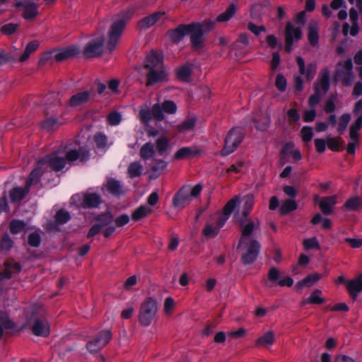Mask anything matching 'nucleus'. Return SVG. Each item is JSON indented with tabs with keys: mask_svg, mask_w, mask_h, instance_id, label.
Masks as SVG:
<instances>
[{
	"mask_svg": "<svg viewBox=\"0 0 362 362\" xmlns=\"http://www.w3.org/2000/svg\"><path fill=\"white\" fill-rule=\"evenodd\" d=\"M132 15L133 11H124L112 23L108 32V41L107 43V49L109 52H112L115 49L127 23L132 18Z\"/></svg>",
	"mask_w": 362,
	"mask_h": 362,
	"instance_id": "f257e3e1",
	"label": "nucleus"
},
{
	"mask_svg": "<svg viewBox=\"0 0 362 362\" xmlns=\"http://www.w3.org/2000/svg\"><path fill=\"white\" fill-rule=\"evenodd\" d=\"M215 22L211 21H204L202 23L192 22L191 23L190 43L193 51L202 49L204 46L205 34L209 33L214 27Z\"/></svg>",
	"mask_w": 362,
	"mask_h": 362,
	"instance_id": "f03ea898",
	"label": "nucleus"
},
{
	"mask_svg": "<svg viewBox=\"0 0 362 362\" xmlns=\"http://www.w3.org/2000/svg\"><path fill=\"white\" fill-rule=\"evenodd\" d=\"M202 185L197 184L193 187L190 185H184L174 194L172 204L175 208L183 209L191 202L192 197H197L201 194Z\"/></svg>",
	"mask_w": 362,
	"mask_h": 362,
	"instance_id": "7ed1b4c3",
	"label": "nucleus"
},
{
	"mask_svg": "<svg viewBox=\"0 0 362 362\" xmlns=\"http://www.w3.org/2000/svg\"><path fill=\"white\" fill-rule=\"evenodd\" d=\"M245 133L240 127L232 128L226 134L224 139V146L221 150L222 156H227L233 153L244 139Z\"/></svg>",
	"mask_w": 362,
	"mask_h": 362,
	"instance_id": "20e7f679",
	"label": "nucleus"
},
{
	"mask_svg": "<svg viewBox=\"0 0 362 362\" xmlns=\"http://www.w3.org/2000/svg\"><path fill=\"white\" fill-rule=\"evenodd\" d=\"M158 311L157 302L151 297L146 298L141 304L139 321L144 327L149 326Z\"/></svg>",
	"mask_w": 362,
	"mask_h": 362,
	"instance_id": "39448f33",
	"label": "nucleus"
},
{
	"mask_svg": "<svg viewBox=\"0 0 362 362\" xmlns=\"http://www.w3.org/2000/svg\"><path fill=\"white\" fill-rule=\"evenodd\" d=\"M112 337V333L110 329H102L86 343V348L90 354H97L110 342Z\"/></svg>",
	"mask_w": 362,
	"mask_h": 362,
	"instance_id": "423d86ee",
	"label": "nucleus"
},
{
	"mask_svg": "<svg viewBox=\"0 0 362 362\" xmlns=\"http://www.w3.org/2000/svg\"><path fill=\"white\" fill-rule=\"evenodd\" d=\"M246 251L241 255V262L244 265L252 264L257 258L261 249L260 243L255 239L245 242Z\"/></svg>",
	"mask_w": 362,
	"mask_h": 362,
	"instance_id": "0eeeda50",
	"label": "nucleus"
},
{
	"mask_svg": "<svg viewBox=\"0 0 362 362\" xmlns=\"http://www.w3.org/2000/svg\"><path fill=\"white\" fill-rule=\"evenodd\" d=\"M104 37H98L85 46L83 54L86 58H93L100 56L103 52Z\"/></svg>",
	"mask_w": 362,
	"mask_h": 362,
	"instance_id": "6e6552de",
	"label": "nucleus"
},
{
	"mask_svg": "<svg viewBox=\"0 0 362 362\" xmlns=\"http://www.w3.org/2000/svg\"><path fill=\"white\" fill-rule=\"evenodd\" d=\"M192 27L191 23L179 24L175 28L168 30L167 35L173 44L177 45L183 40L185 36L189 34L192 31L190 30Z\"/></svg>",
	"mask_w": 362,
	"mask_h": 362,
	"instance_id": "1a4fd4ad",
	"label": "nucleus"
},
{
	"mask_svg": "<svg viewBox=\"0 0 362 362\" xmlns=\"http://www.w3.org/2000/svg\"><path fill=\"white\" fill-rule=\"evenodd\" d=\"M144 74L146 78V86L147 87L168 81V74L164 68L146 70Z\"/></svg>",
	"mask_w": 362,
	"mask_h": 362,
	"instance_id": "9d476101",
	"label": "nucleus"
},
{
	"mask_svg": "<svg viewBox=\"0 0 362 362\" xmlns=\"http://www.w3.org/2000/svg\"><path fill=\"white\" fill-rule=\"evenodd\" d=\"M238 222L241 228V236L238 241V247L243 245L245 243L247 238L252 235L255 228V223L251 218H239Z\"/></svg>",
	"mask_w": 362,
	"mask_h": 362,
	"instance_id": "9b49d317",
	"label": "nucleus"
},
{
	"mask_svg": "<svg viewBox=\"0 0 362 362\" xmlns=\"http://www.w3.org/2000/svg\"><path fill=\"white\" fill-rule=\"evenodd\" d=\"M344 70H337L336 74L341 78L342 85L345 87L351 86L354 80L353 73V63L351 59H346L343 64Z\"/></svg>",
	"mask_w": 362,
	"mask_h": 362,
	"instance_id": "f8f14e48",
	"label": "nucleus"
},
{
	"mask_svg": "<svg viewBox=\"0 0 362 362\" xmlns=\"http://www.w3.org/2000/svg\"><path fill=\"white\" fill-rule=\"evenodd\" d=\"M39 160L42 162L43 166L48 164L49 166L55 172L62 170L66 165L65 159L62 157L58 156L57 152H53L52 153L47 155Z\"/></svg>",
	"mask_w": 362,
	"mask_h": 362,
	"instance_id": "ddd939ff",
	"label": "nucleus"
},
{
	"mask_svg": "<svg viewBox=\"0 0 362 362\" xmlns=\"http://www.w3.org/2000/svg\"><path fill=\"white\" fill-rule=\"evenodd\" d=\"M90 156V151L83 146L80 147L78 149H71L66 153L65 161L74 162L80 160L82 163L87 162Z\"/></svg>",
	"mask_w": 362,
	"mask_h": 362,
	"instance_id": "4468645a",
	"label": "nucleus"
},
{
	"mask_svg": "<svg viewBox=\"0 0 362 362\" xmlns=\"http://www.w3.org/2000/svg\"><path fill=\"white\" fill-rule=\"evenodd\" d=\"M102 203L103 199L99 194L87 191L83 194L81 206L83 209H97Z\"/></svg>",
	"mask_w": 362,
	"mask_h": 362,
	"instance_id": "2eb2a0df",
	"label": "nucleus"
},
{
	"mask_svg": "<svg viewBox=\"0 0 362 362\" xmlns=\"http://www.w3.org/2000/svg\"><path fill=\"white\" fill-rule=\"evenodd\" d=\"M79 48L76 45L69 46L64 48L55 49L54 59L57 62H62L79 54Z\"/></svg>",
	"mask_w": 362,
	"mask_h": 362,
	"instance_id": "dca6fc26",
	"label": "nucleus"
},
{
	"mask_svg": "<svg viewBox=\"0 0 362 362\" xmlns=\"http://www.w3.org/2000/svg\"><path fill=\"white\" fill-rule=\"evenodd\" d=\"M91 98L90 90H83L72 95L67 100L66 104L71 107H76L87 103Z\"/></svg>",
	"mask_w": 362,
	"mask_h": 362,
	"instance_id": "f3484780",
	"label": "nucleus"
},
{
	"mask_svg": "<svg viewBox=\"0 0 362 362\" xmlns=\"http://www.w3.org/2000/svg\"><path fill=\"white\" fill-rule=\"evenodd\" d=\"M32 333L37 337H46L49 334V326L46 320L36 317L31 327Z\"/></svg>",
	"mask_w": 362,
	"mask_h": 362,
	"instance_id": "a211bd4d",
	"label": "nucleus"
},
{
	"mask_svg": "<svg viewBox=\"0 0 362 362\" xmlns=\"http://www.w3.org/2000/svg\"><path fill=\"white\" fill-rule=\"evenodd\" d=\"M42 162L38 160L34 169L30 173L25 182V187L28 189L32 185H36L39 183L42 175L44 173Z\"/></svg>",
	"mask_w": 362,
	"mask_h": 362,
	"instance_id": "6ab92c4d",
	"label": "nucleus"
},
{
	"mask_svg": "<svg viewBox=\"0 0 362 362\" xmlns=\"http://www.w3.org/2000/svg\"><path fill=\"white\" fill-rule=\"evenodd\" d=\"M158 68H164L162 59L159 57L157 52L152 50L148 54L146 55L144 62V70H151Z\"/></svg>",
	"mask_w": 362,
	"mask_h": 362,
	"instance_id": "aec40b11",
	"label": "nucleus"
},
{
	"mask_svg": "<svg viewBox=\"0 0 362 362\" xmlns=\"http://www.w3.org/2000/svg\"><path fill=\"white\" fill-rule=\"evenodd\" d=\"M296 63L298 66L300 74L305 75L307 80L310 81L314 78L317 69L315 64L310 63L305 67V61L300 56L296 57Z\"/></svg>",
	"mask_w": 362,
	"mask_h": 362,
	"instance_id": "412c9836",
	"label": "nucleus"
},
{
	"mask_svg": "<svg viewBox=\"0 0 362 362\" xmlns=\"http://www.w3.org/2000/svg\"><path fill=\"white\" fill-rule=\"evenodd\" d=\"M279 272L278 269L274 267L270 268L267 275L269 281H271L272 283L276 282L280 286L291 287L293 286V279L291 277L287 276L286 278L279 279Z\"/></svg>",
	"mask_w": 362,
	"mask_h": 362,
	"instance_id": "4be33fe9",
	"label": "nucleus"
},
{
	"mask_svg": "<svg viewBox=\"0 0 362 362\" xmlns=\"http://www.w3.org/2000/svg\"><path fill=\"white\" fill-rule=\"evenodd\" d=\"M308 40L312 47L319 43V27L316 21H311L307 28Z\"/></svg>",
	"mask_w": 362,
	"mask_h": 362,
	"instance_id": "5701e85b",
	"label": "nucleus"
},
{
	"mask_svg": "<svg viewBox=\"0 0 362 362\" xmlns=\"http://www.w3.org/2000/svg\"><path fill=\"white\" fill-rule=\"evenodd\" d=\"M106 189L110 194L116 197H119L124 194V187L121 182L115 178L107 180Z\"/></svg>",
	"mask_w": 362,
	"mask_h": 362,
	"instance_id": "b1692460",
	"label": "nucleus"
},
{
	"mask_svg": "<svg viewBox=\"0 0 362 362\" xmlns=\"http://www.w3.org/2000/svg\"><path fill=\"white\" fill-rule=\"evenodd\" d=\"M200 153V151L197 148L189 146L182 147L178 149L174 154V158L176 160H182L185 158H192Z\"/></svg>",
	"mask_w": 362,
	"mask_h": 362,
	"instance_id": "393cba45",
	"label": "nucleus"
},
{
	"mask_svg": "<svg viewBox=\"0 0 362 362\" xmlns=\"http://www.w3.org/2000/svg\"><path fill=\"white\" fill-rule=\"evenodd\" d=\"M346 288L351 296L355 300L358 293L362 291V279L358 277L346 282Z\"/></svg>",
	"mask_w": 362,
	"mask_h": 362,
	"instance_id": "a878e982",
	"label": "nucleus"
},
{
	"mask_svg": "<svg viewBox=\"0 0 362 362\" xmlns=\"http://www.w3.org/2000/svg\"><path fill=\"white\" fill-rule=\"evenodd\" d=\"M337 203V196H329L323 197L320 202L319 206L325 215H329L332 213V206Z\"/></svg>",
	"mask_w": 362,
	"mask_h": 362,
	"instance_id": "bb28decb",
	"label": "nucleus"
},
{
	"mask_svg": "<svg viewBox=\"0 0 362 362\" xmlns=\"http://www.w3.org/2000/svg\"><path fill=\"white\" fill-rule=\"evenodd\" d=\"M166 166L167 163L165 160L162 159H154L150 165L151 173L149 175V178L153 180L157 179Z\"/></svg>",
	"mask_w": 362,
	"mask_h": 362,
	"instance_id": "cd10ccee",
	"label": "nucleus"
},
{
	"mask_svg": "<svg viewBox=\"0 0 362 362\" xmlns=\"http://www.w3.org/2000/svg\"><path fill=\"white\" fill-rule=\"evenodd\" d=\"M284 34L285 39H287L288 36L291 37L292 42H294V40H300L303 36L301 28L300 27L295 28L291 22L286 23Z\"/></svg>",
	"mask_w": 362,
	"mask_h": 362,
	"instance_id": "c85d7f7f",
	"label": "nucleus"
},
{
	"mask_svg": "<svg viewBox=\"0 0 362 362\" xmlns=\"http://www.w3.org/2000/svg\"><path fill=\"white\" fill-rule=\"evenodd\" d=\"M163 14L164 13L162 12H156L153 14L146 16L139 21L138 25L141 28H148L149 27L153 25L156 22H158L160 16Z\"/></svg>",
	"mask_w": 362,
	"mask_h": 362,
	"instance_id": "c756f323",
	"label": "nucleus"
},
{
	"mask_svg": "<svg viewBox=\"0 0 362 362\" xmlns=\"http://www.w3.org/2000/svg\"><path fill=\"white\" fill-rule=\"evenodd\" d=\"M346 211H357L362 209V198L355 196L348 199L343 205Z\"/></svg>",
	"mask_w": 362,
	"mask_h": 362,
	"instance_id": "7c9ffc66",
	"label": "nucleus"
},
{
	"mask_svg": "<svg viewBox=\"0 0 362 362\" xmlns=\"http://www.w3.org/2000/svg\"><path fill=\"white\" fill-rule=\"evenodd\" d=\"M38 5L34 2H28L24 8L22 17L27 21L34 20L38 15Z\"/></svg>",
	"mask_w": 362,
	"mask_h": 362,
	"instance_id": "2f4dec72",
	"label": "nucleus"
},
{
	"mask_svg": "<svg viewBox=\"0 0 362 362\" xmlns=\"http://www.w3.org/2000/svg\"><path fill=\"white\" fill-rule=\"evenodd\" d=\"M322 277V275L318 273H313L308 274L302 280L297 282L296 287L298 289H301L303 287H310L315 283L318 281Z\"/></svg>",
	"mask_w": 362,
	"mask_h": 362,
	"instance_id": "473e14b6",
	"label": "nucleus"
},
{
	"mask_svg": "<svg viewBox=\"0 0 362 362\" xmlns=\"http://www.w3.org/2000/svg\"><path fill=\"white\" fill-rule=\"evenodd\" d=\"M193 65L189 63L182 65L176 71V76L178 79L187 82L192 74Z\"/></svg>",
	"mask_w": 362,
	"mask_h": 362,
	"instance_id": "72a5a7b5",
	"label": "nucleus"
},
{
	"mask_svg": "<svg viewBox=\"0 0 362 362\" xmlns=\"http://www.w3.org/2000/svg\"><path fill=\"white\" fill-rule=\"evenodd\" d=\"M27 223L21 219H12L8 225V229L12 235H17L26 229Z\"/></svg>",
	"mask_w": 362,
	"mask_h": 362,
	"instance_id": "f704fd0d",
	"label": "nucleus"
},
{
	"mask_svg": "<svg viewBox=\"0 0 362 362\" xmlns=\"http://www.w3.org/2000/svg\"><path fill=\"white\" fill-rule=\"evenodd\" d=\"M95 220L96 221V223L103 228L112 225L114 221V217L110 212H104L96 215Z\"/></svg>",
	"mask_w": 362,
	"mask_h": 362,
	"instance_id": "c9c22d12",
	"label": "nucleus"
},
{
	"mask_svg": "<svg viewBox=\"0 0 362 362\" xmlns=\"http://www.w3.org/2000/svg\"><path fill=\"white\" fill-rule=\"evenodd\" d=\"M319 82L320 88L323 91V94H325L329 89V71L328 68L325 67L321 70L319 74Z\"/></svg>",
	"mask_w": 362,
	"mask_h": 362,
	"instance_id": "e433bc0d",
	"label": "nucleus"
},
{
	"mask_svg": "<svg viewBox=\"0 0 362 362\" xmlns=\"http://www.w3.org/2000/svg\"><path fill=\"white\" fill-rule=\"evenodd\" d=\"M40 43L37 40H33L28 43L19 58V62H24L30 57V55L35 52L39 47Z\"/></svg>",
	"mask_w": 362,
	"mask_h": 362,
	"instance_id": "4c0bfd02",
	"label": "nucleus"
},
{
	"mask_svg": "<svg viewBox=\"0 0 362 362\" xmlns=\"http://www.w3.org/2000/svg\"><path fill=\"white\" fill-rule=\"evenodd\" d=\"M237 11V7L235 4H230L226 10L222 13L219 14L216 18L217 22H228L235 15Z\"/></svg>",
	"mask_w": 362,
	"mask_h": 362,
	"instance_id": "58836bf2",
	"label": "nucleus"
},
{
	"mask_svg": "<svg viewBox=\"0 0 362 362\" xmlns=\"http://www.w3.org/2000/svg\"><path fill=\"white\" fill-rule=\"evenodd\" d=\"M28 191L29 189L26 188L25 186L24 189L19 187H14L10 191L9 197L11 201L12 202L21 201L25 198Z\"/></svg>",
	"mask_w": 362,
	"mask_h": 362,
	"instance_id": "ea45409f",
	"label": "nucleus"
},
{
	"mask_svg": "<svg viewBox=\"0 0 362 362\" xmlns=\"http://www.w3.org/2000/svg\"><path fill=\"white\" fill-rule=\"evenodd\" d=\"M252 121L257 130L264 132L266 131L270 125V117L269 115H264L260 118L254 117Z\"/></svg>",
	"mask_w": 362,
	"mask_h": 362,
	"instance_id": "a19ab883",
	"label": "nucleus"
},
{
	"mask_svg": "<svg viewBox=\"0 0 362 362\" xmlns=\"http://www.w3.org/2000/svg\"><path fill=\"white\" fill-rule=\"evenodd\" d=\"M298 207L296 202L294 199H288L283 202L281 204L279 212L281 215H287L289 213L295 211Z\"/></svg>",
	"mask_w": 362,
	"mask_h": 362,
	"instance_id": "79ce46f5",
	"label": "nucleus"
},
{
	"mask_svg": "<svg viewBox=\"0 0 362 362\" xmlns=\"http://www.w3.org/2000/svg\"><path fill=\"white\" fill-rule=\"evenodd\" d=\"M14 246V241L10 237L8 233H4L0 240V250L1 252H8Z\"/></svg>",
	"mask_w": 362,
	"mask_h": 362,
	"instance_id": "37998d69",
	"label": "nucleus"
},
{
	"mask_svg": "<svg viewBox=\"0 0 362 362\" xmlns=\"http://www.w3.org/2000/svg\"><path fill=\"white\" fill-rule=\"evenodd\" d=\"M239 202V197L238 196L233 197L223 206L222 209L223 214L226 216L230 217Z\"/></svg>",
	"mask_w": 362,
	"mask_h": 362,
	"instance_id": "c03bdc74",
	"label": "nucleus"
},
{
	"mask_svg": "<svg viewBox=\"0 0 362 362\" xmlns=\"http://www.w3.org/2000/svg\"><path fill=\"white\" fill-rule=\"evenodd\" d=\"M143 166L140 162H133L130 163L127 169V173L130 178L140 177L142 174Z\"/></svg>",
	"mask_w": 362,
	"mask_h": 362,
	"instance_id": "a18cd8bd",
	"label": "nucleus"
},
{
	"mask_svg": "<svg viewBox=\"0 0 362 362\" xmlns=\"http://www.w3.org/2000/svg\"><path fill=\"white\" fill-rule=\"evenodd\" d=\"M152 212V209L146 206H140L136 209H135L132 214V218L134 221H138L141 218L146 217L148 214Z\"/></svg>",
	"mask_w": 362,
	"mask_h": 362,
	"instance_id": "49530a36",
	"label": "nucleus"
},
{
	"mask_svg": "<svg viewBox=\"0 0 362 362\" xmlns=\"http://www.w3.org/2000/svg\"><path fill=\"white\" fill-rule=\"evenodd\" d=\"M321 293V291L319 289H315L313 291L310 296L303 302V305H305L306 303L310 304H315V305H321L325 303V300L321 297L319 296V295Z\"/></svg>",
	"mask_w": 362,
	"mask_h": 362,
	"instance_id": "de8ad7c7",
	"label": "nucleus"
},
{
	"mask_svg": "<svg viewBox=\"0 0 362 362\" xmlns=\"http://www.w3.org/2000/svg\"><path fill=\"white\" fill-rule=\"evenodd\" d=\"M350 120L351 115L349 113H344L339 117L337 127V131L339 135L344 133Z\"/></svg>",
	"mask_w": 362,
	"mask_h": 362,
	"instance_id": "09e8293b",
	"label": "nucleus"
},
{
	"mask_svg": "<svg viewBox=\"0 0 362 362\" xmlns=\"http://www.w3.org/2000/svg\"><path fill=\"white\" fill-rule=\"evenodd\" d=\"M61 124L58 118L55 116H51L45 118L41 123V127L43 129L49 131L54 128V127H59Z\"/></svg>",
	"mask_w": 362,
	"mask_h": 362,
	"instance_id": "8fccbe9b",
	"label": "nucleus"
},
{
	"mask_svg": "<svg viewBox=\"0 0 362 362\" xmlns=\"http://www.w3.org/2000/svg\"><path fill=\"white\" fill-rule=\"evenodd\" d=\"M155 154L153 144L151 142L146 143L140 149V156L148 160Z\"/></svg>",
	"mask_w": 362,
	"mask_h": 362,
	"instance_id": "3c124183",
	"label": "nucleus"
},
{
	"mask_svg": "<svg viewBox=\"0 0 362 362\" xmlns=\"http://www.w3.org/2000/svg\"><path fill=\"white\" fill-rule=\"evenodd\" d=\"M322 97V94L320 91L318 83H315L314 86V93L311 95L308 99L309 105L312 107H315L319 104Z\"/></svg>",
	"mask_w": 362,
	"mask_h": 362,
	"instance_id": "603ef678",
	"label": "nucleus"
},
{
	"mask_svg": "<svg viewBox=\"0 0 362 362\" xmlns=\"http://www.w3.org/2000/svg\"><path fill=\"white\" fill-rule=\"evenodd\" d=\"M362 127V121L361 118H357L356 120L349 127L350 138L354 140H358L359 137L358 131Z\"/></svg>",
	"mask_w": 362,
	"mask_h": 362,
	"instance_id": "864d4df0",
	"label": "nucleus"
},
{
	"mask_svg": "<svg viewBox=\"0 0 362 362\" xmlns=\"http://www.w3.org/2000/svg\"><path fill=\"white\" fill-rule=\"evenodd\" d=\"M54 218L57 224L64 225L70 221L71 215L68 211L61 209L57 211Z\"/></svg>",
	"mask_w": 362,
	"mask_h": 362,
	"instance_id": "5fc2aeb1",
	"label": "nucleus"
},
{
	"mask_svg": "<svg viewBox=\"0 0 362 362\" xmlns=\"http://www.w3.org/2000/svg\"><path fill=\"white\" fill-rule=\"evenodd\" d=\"M195 123L196 119L194 117L188 118L184 120L180 124L177 126V131L180 133L191 131L194 129Z\"/></svg>",
	"mask_w": 362,
	"mask_h": 362,
	"instance_id": "6e6d98bb",
	"label": "nucleus"
},
{
	"mask_svg": "<svg viewBox=\"0 0 362 362\" xmlns=\"http://www.w3.org/2000/svg\"><path fill=\"white\" fill-rule=\"evenodd\" d=\"M274 334L269 331L260 337L257 341V346H271L274 344Z\"/></svg>",
	"mask_w": 362,
	"mask_h": 362,
	"instance_id": "4d7b16f0",
	"label": "nucleus"
},
{
	"mask_svg": "<svg viewBox=\"0 0 362 362\" xmlns=\"http://www.w3.org/2000/svg\"><path fill=\"white\" fill-rule=\"evenodd\" d=\"M42 242V237L40 234L34 231L30 233L28 236V245L32 247H38Z\"/></svg>",
	"mask_w": 362,
	"mask_h": 362,
	"instance_id": "13d9d810",
	"label": "nucleus"
},
{
	"mask_svg": "<svg viewBox=\"0 0 362 362\" xmlns=\"http://www.w3.org/2000/svg\"><path fill=\"white\" fill-rule=\"evenodd\" d=\"M151 112L152 114V117L156 121L160 122L165 118L163 107L161 105L158 103H156L152 106Z\"/></svg>",
	"mask_w": 362,
	"mask_h": 362,
	"instance_id": "bf43d9fd",
	"label": "nucleus"
},
{
	"mask_svg": "<svg viewBox=\"0 0 362 362\" xmlns=\"http://www.w3.org/2000/svg\"><path fill=\"white\" fill-rule=\"evenodd\" d=\"M314 136L313 128L309 126H304L300 130V136L303 141L305 144L311 141Z\"/></svg>",
	"mask_w": 362,
	"mask_h": 362,
	"instance_id": "052dcab7",
	"label": "nucleus"
},
{
	"mask_svg": "<svg viewBox=\"0 0 362 362\" xmlns=\"http://www.w3.org/2000/svg\"><path fill=\"white\" fill-rule=\"evenodd\" d=\"M161 106L163 107V112L166 114H175L177 110V107L175 103L170 100H164L162 103Z\"/></svg>",
	"mask_w": 362,
	"mask_h": 362,
	"instance_id": "680f3d73",
	"label": "nucleus"
},
{
	"mask_svg": "<svg viewBox=\"0 0 362 362\" xmlns=\"http://www.w3.org/2000/svg\"><path fill=\"white\" fill-rule=\"evenodd\" d=\"M303 245L304 249L306 250H310L313 249L319 250L320 248L319 241L317 240L316 237L304 239L303 241Z\"/></svg>",
	"mask_w": 362,
	"mask_h": 362,
	"instance_id": "e2e57ef3",
	"label": "nucleus"
},
{
	"mask_svg": "<svg viewBox=\"0 0 362 362\" xmlns=\"http://www.w3.org/2000/svg\"><path fill=\"white\" fill-rule=\"evenodd\" d=\"M94 141L98 149H103L107 146V137L105 134L98 132L96 133L94 136Z\"/></svg>",
	"mask_w": 362,
	"mask_h": 362,
	"instance_id": "0e129e2a",
	"label": "nucleus"
},
{
	"mask_svg": "<svg viewBox=\"0 0 362 362\" xmlns=\"http://www.w3.org/2000/svg\"><path fill=\"white\" fill-rule=\"evenodd\" d=\"M344 140L341 136L337 138H329L327 140L328 148L332 151H339L342 149L340 148L339 144H344Z\"/></svg>",
	"mask_w": 362,
	"mask_h": 362,
	"instance_id": "69168bd1",
	"label": "nucleus"
},
{
	"mask_svg": "<svg viewBox=\"0 0 362 362\" xmlns=\"http://www.w3.org/2000/svg\"><path fill=\"white\" fill-rule=\"evenodd\" d=\"M168 140L165 136H160L156 141V149L160 155H163L168 146Z\"/></svg>",
	"mask_w": 362,
	"mask_h": 362,
	"instance_id": "338daca9",
	"label": "nucleus"
},
{
	"mask_svg": "<svg viewBox=\"0 0 362 362\" xmlns=\"http://www.w3.org/2000/svg\"><path fill=\"white\" fill-rule=\"evenodd\" d=\"M275 86L281 93L284 92L287 86V80L282 74H278L276 77Z\"/></svg>",
	"mask_w": 362,
	"mask_h": 362,
	"instance_id": "774afa93",
	"label": "nucleus"
}]
</instances>
